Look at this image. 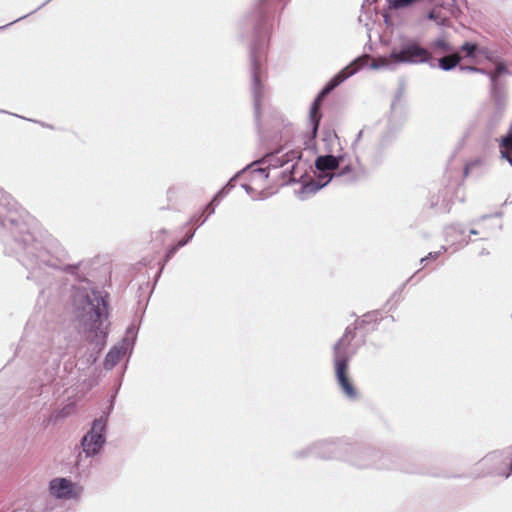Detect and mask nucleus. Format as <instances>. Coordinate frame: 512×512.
<instances>
[{
	"label": "nucleus",
	"mask_w": 512,
	"mask_h": 512,
	"mask_svg": "<svg viewBox=\"0 0 512 512\" xmlns=\"http://www.w3.org/2000/svg\"><path fill=\"white\" fill-rule=\"evenodd\" d=\"M393 57L399 64L404 63H423L430 60L431 55L428 50L422 48L416 43H409L402 47L400 51L393 50Z\"/></svg>",
	"instance_id": "obj_4"
},
{
	"label": "nucleus",
	"mask_w": 512,
	"mask_h": 512,
	"mask_svg": "<svg viewBox=\"0 0 512 512\" xmlns=\"http://www.w3.org/2000/svg\"><path fill=\"white\" fill-rule=\"evenodd\" d=\"M353 337L344 335L335 345V374L337 382L344 394L349 398L356 397V390L348 377V361L355 353L352 346Z\"/></svg>",
	"instance_id": "obj_1"
},
{
	"label": "nucleus",
	"mask_w": 512,
	"mask_h": 512,
	"mask_svg": "<svg viewBox=\"0 0 512 512\" xmlns=\"http://www.w3.org/2000/svg\"><path fill=\"white\" fill-rule=\"evenodd\" d=\"M101 307H106V304L102 298L95 297L93 300H91L90 298L86 297L84 305L78 308L77 317L79 321L83 324L85 330H89L90 332L94 333L93 336H87V339L90 342L103 340L106 336V333L101 330Z\"/></svg>",
	"instance_id": "obj_2"
},
{
	"label": "nucleus",
	"mask_w": 512,
	"mask_h": 512,
	"mask_svg": "<svg viewBox=\"0 0 512 512\" xmlns=\"http://www.w3.org/2000/svg\"><path fill=\"white\" fill-rule=\"evenodd\" d=\"M51 495L58 499H71L76 498L80 490L70 480L66 478H55L49 484Z\"/></svg>",
	"instance_id": "obj_5"
},
{
	"label": "nucleus",
	"mask_w": 512,
	"mask_h": 512,
	"mask_svg": "<svg viewBox=\"0 0 512 512\" xmlns=\"http://www.w3.org/2000/svg\"><path fill=\"white\" fill-rule=\"evenodd\" d=\"M462 61L460 53H452L439 59L438 66L444 71L455 68Z\"/></svg>",
	"instance_id": "obj_11"
},
{
	"label": "nucleus",
	"mask_w": 512,
	"mask_h": 512,
	"mask_svg": "<svg viewBox=\"0 0 512 512\" xmlns=\"http://www.w3.org/2000/svg\"><path fill=\"white\" fill-rule=\"evenodd\" d=\"M319 108H320V93L315 97L312 108H311V112H310V119H311V122L313 125V130H312L313 137L316 136L319 121H320V118L317 116Z\"/></svg>",
	"instance_id": "obj_13"
},
{
	"label": "nucleus",
	"mask_w": 512,
	"mask_h": 512,
	"mask_svg": "<svg viewBox=\"0 0 512 512\" xmlns=\"http://www.w3.org/2000/svg\"><path fill=\"white\" fill-rule=\"evenodd\" d=\"M280 153L281 151H277L276 153L268 155L267 162L270 166L273 167L287 166L285 171H289L291 174H294V170L297 164L295 163V160L300 159V152L291 150L282 155H280Z\"/></svg>",
	"instance_id": "obj_6"
},
{
	"label": "nucleus",
	"mask_w": 512,
	"mask_h": 512,
	"mask_svg": "<svg viewBox=\"0 0 512 512\" xmlns=\"http://www.w3.org/2000/svg\"><path fill=\"white\" fill-rule=\"evenodd\" d=\"M501 154L512 165V124L507 136L502 139Z\"/></svg>",
	"instance_id": "obj_12"
},
{
	"label": "nucleus",
	"mask_w": 512,
	"mask_h": 512,
	"mask_svg": "<svg viewBox=\"0 0 512 512\" xmlns=\"http://www.w3.org/2000/svg\"><path fill=\"white\" fill-rule=\"evenodd\" d=\"M340 159V157L332 155L322 156V187L328 184L332 179V174H330L328 171L337 168Z\"/></svg>",
	"instance_id": "obj_9"
},
{
	"label": "nucleus",
	"mask_w": 512,
	"mask_h": 512,
	"mask_svg": "<svg viewBox=\"0 0 512 512\" xmlns=\"http://www.w3.org/2000/svg\"><path fill=\"white\" fill-rule=\"evenodd\" d=\"M457 53H460L462 60L467 59L471 64L475 65L480 64L483 59L489 58L487 49L471 42H465Z\"/></svg>",
	"instance_id": "obj_7"
},
{
	"label": "nucleus",
	"mask_w": 512,
	"mask_h": 512,
	"mask_svg": "<svg viewBox=\"0 0 512 512\" xmlns=\"http://www.w3.org/2000/svg\"><path fill=\"white\" fill-rule=\"evenodd\" d=\"M320 189V183L317 181L309 182L302 186L300 195L304 199L309 194H315Z\"/></svg>",
	"instance_id": "obj_14"
},
{
	"label": "nucleus",
	"mask_w": 512,
	"mask_h": 512,
	"mask_svg": "<svg viewBox=\"0 0 512 512\" xmlns=\"http://www.w3.org/2000/svg\"><path fill=\"white\" fill-rule=\"evenodd\" d=\"M431 48L434 50H440L442 53H447L452 50V47L445 39H438L431 44Z\"/></svg>",
	"instance_id": "obj_15"
},
{
	"label": "nucleus",
	"mask_w": 512,
	"mask_h": 512,
	"mask_svg": "<svg viewBox=\"0 0 512 512\" xmlns=\"http://www.w3.org/2000/svg\"><path fill=\"white\" fill-rule=\"evenodd\" d=\"M114 357H115V353H114L113 351L109 352V353H108V355H107V361H108L109 359L114 360Z\"/></svg>",
	"instance_id": "obj_19"
},
{
	"label": "nucleus",
	"mask_w": 512,
	"mask_h": 512,
	"mask_svg": "<svg viewBox=\"0 0 512 512\" xmlns=\"http://www.w3.org/2000/svg\"><path fill=\"white\" fill-rule=\"evenodd\" d=\"M467 69L471 70V71H476V72H479L480 70L476 69V68H473V67H468Z\"/></svg>",
	"instance_id": "obj_20"
},
{
	"label": "nucleus",
	"mask_w": 512,
	"mask_h": 512,
	"mask_svg": "<svg viewBox=\"0 0 512 512\" xmlns=\"http://www.w3.org/2000/svg\"><path fill=\"white\" fill-rule=\"evenodd\" d=\"M429 18H430V19L437 20V19H438V16L436 15V12L432 11V12L429 14Z\"/></svg>",
	"instance_id": "obj_18"
},
{
	"label": "nucleus",
	"mask_w": 512,
	"mask_h": 512,
	"mask_svg": "<svg viewBox=\"0 0 512 512\" xmlns=\"http://www.w3.org/2000/svg\"><path fill=\"white\" fill-rule=\"evenodd\" d=\"M399 65L398 61L393 57V52L389 56H382L371 59L370 68L378 69H394Z\"/></svg>",
	"instance_id": "obj_10"
},
{
	"label": "nucleus",
	"mask_w": 512,
	"mask_h": 512,
	"mask_svg": "<svg viewBox=\"0 0 512 512\" xmlns=\"http://www.w3.org/2000/svg\"><path fill=\"white\" fill-rule=\"evenodd\" d=\"M314 166L316 170L320 171V155H318L314 160Z\"/></svg>",
	"instance_id": "obj_17"
},
{
	"label": "nucleus",
	"mask_w": 512,
	"mask_h": 512,
	"mask_svg": "<svg viewBox=\"0 0 512 512\" xmlns=\"http://www.w3.org/2000/svg\"><path fill=\"white\" fill-rule=\"evenodd\" d=\"M192 237V235L188 236L187 239H184V240H181L177 243L176 246H174L172 249H170L167 253V258H171L173 256V254L176 252V250L182 246H184L188 241L189 239Z\"/></svg>",
	"instance_id": "obj_16"
},
{
	"label": "nucleus",
	"mask_w": 512,
	"mask_h": 512,
	"mask_svg": "<svg viewBox=\"0 0 512 512\" xmlns=\"http://www.w3.org/2000/svg\"><path fill=\"white\" fill-rule=\"evenodd\" d=\"M363 61L362 59L357 60L355 63L351 64L350 66H347L345 69H343L341 72H339L337 75H335L331 81L326 85L324 89H322V97L325 94H328L330 91H332L335 87H337L340 83H342L344 80H346L348 77L352 76L358 69V67H355L358 62Z\"/></svg>",
	"instance_id": "obj_8"
},
{
	"label": "nucleus",
	"mask_w": 512,
	"mask_h": 512,
	"mask_svg": "<svg viewBox=\"0 0 512 512\" xmlns=\"http://www.w3.org/2000/svg\"><path fill=\"white\" fill-rule=\"evenodd\" d=\"M104 431L105 421L102 418L96 419L93 422L91 430L82 439L83 451L87 456H93L99 453L105 442Z\"/></svg>",
	"instance_id": "obj_3"
}]
</instances>
